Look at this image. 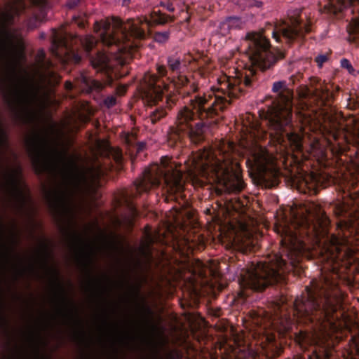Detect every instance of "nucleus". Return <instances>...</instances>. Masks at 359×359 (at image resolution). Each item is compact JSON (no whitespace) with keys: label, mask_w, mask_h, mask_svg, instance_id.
Masks as SVG:
<instances>
[{"label":"nucleus","mask_w":359,"mask_h":359,"mask_svg":"<svg viewBox=\"0 0 359 359\" xmlns=\"http://www.w3.org/2000/svg\"><path fill=\"white\" fill-rule=\"evenodd\" d=\"M244 41L246 43L245 51L251 67L236 72L235 77H225L220 83L219 90L212 88L202 95L191 97L189 104L178 111L176 126L170 128L168 138L170 141L177 143L186 137L195 144L203 142V120L220 116L233 98L259 86V74L255 67L262 71L270 69L285 57V53L280 50H272L269 40L262 33L248 32Z\"/></svg>","instance_id":"nucleus-1"},{"label":"nucleus","mask_w":359,"mask_h":359,"mask_svg":"<svg viewBox=\"0 0 359 359\" xmlns=\"http://www.w3.org/2000/svg\"><path fill=\"white\" fill-rule=\"evenodd\" d=\"M327 219L320 205L310 202L304 207V212L296 217L295 231L292 233L289 243L281 241L288 262L281 255L276 254L268 262L259 263L239 278L238 295L247 299L252 292H262L268 286L285 281V274L298 263L299 256L307 249L306 241L318 238L320 229Z\"/></svg>","instance_id":"nucleus-2"},{"label":"nucleus","mask_w":359,"mask_h":359,"mask_svg":"<svg viewBox=\"0 0 359 359\" xmlns=\"http://www.w3.org/2000/svg\"><path fill=\"white\" fill-rule=\"evenodd\" d=\"M173 19L158 11H153L149 18L142 17L122 21L111 17L95 23L97 38L93 36H75L88 55L92 66L99 71L112 68L111 59H118L119 55L130 53L138 48L136 40L144 39L151 26L163 25Z\"/></svg>","instance_id":"nucleus-3"},{"label":"nucleus","mask_w":359,"mask_h":359,"mask_svg":"<svg viewBox=\"0 0 359 359\" xmlns=\"http://www.w3.org/2000/svg\"><path fill=\"white\" fill-rule=\"evenodd\" d=\"M184 65L180 57L170 56L167 59V67L158 65L157 75H151L148 81V90L144 92V99L148 105H158L159 102H163L156 106L149 112V119L151 123L155 124L167 114L165 109H171L175 104L177 98L176 95H164L168 92L170 84L175 88L188 87L190 83L189 79L183 74Z\"/></svg>","instance_id":"nucleus-4"},{"label":"nucleus","mask_w":359,"mask_h":359,"mask_svg":"<svg viewBox=\"0 0 359 359\" xmlns=\"http://www.w3.org/2000/svg\"><path fill=\"white\" fill-rule=\"evenodd\" d=\"M335 286L333 281L325 278L323 283L317 284L313 290L306 288V294L294 302V316L304 324L316 323L323 327L327 323L334 326L338 319L335 313L339 299L330 290Z\"/></svg>","instance_id":"nucleus-5"},{"label":"nucleus","mask_w":359,"mask_h":359,"mask_svg":"<svg viewBox=\"0 0 359 359\" xmlns=\"http://www.w3.org/2000/svg\"><path fill=\"white\" fill-rule=\"evenodd\" d=\"M272 91L277 93L278 97L261 115L271 131L270 136L278 140L286 137L292 146L301 150L302 137L293 130L292 90L287 88L285 81H279L273 83Z\"/></svg>","instance_id":"nucleus-6"},{"label":"nucleus","mask_w":359,"mask_h":359,"mask_svg":"<svg viewBox=\"0 0 359 359\" xmlns=\"http://www.w3.org/2000/svg\"><path fill=\"white\" fill-rule=\"evenodd\" d=\"M162 184L171 199H175V194H182L184 189L182 172L169 165L167 157L161 158V166L155 164L145 169L142 177L135 182L131 196L136 197Z\"/></svg>","instance_id":"nucleus-7"},{"label":"nucleus","mask_w":359,"mask_h":359,"mask_svg":"<svg viewBox=\"0 0 359 359\" xmlns=\"http://www.w3.org/2000/svg\"><path fill=\"white\" fill-rule=\"evenodd\" d=\"M27 152L35 173L43 175L55 164L59 154L55 149H50L47 141L39 135L29 138L27 142Z\"/></svg>","instance_id":"nucleus-8"},{"label":"nucleus","mask_w":359,"mask_h":359,"mask_svg":"<svg viewBox=\"0 0 359 359\" xmlns=\"http://www.w3.org/2000/svg\"><path fill=\"white\" fill-rule=\"evenodd\" d=\"M300 8H291L287 11L289 22L273 31V37L278 42L290 44L301 40L306 33L311 31V23L305 22L302 18Z\"/></svg>","instance_id":"nucleus-9"},{"label":"nucleus","mask_w":359,"mask_h":359,"mask_svg":"<svg viewBox=\"0 0 359 359\" xmlns=\"http://www.w3.org/2000/svg\"><path fill=\"white\" fill-rule=\"evenodd\" d=\"M46 4L47 0H11L6 11L2 13L3 23L6 27H11L20 20L21 15H25L23 23L29 29H34L37 27L39 20L36 15H28L29 6L43 8Z\"/></svg>","instance_id":"nucleus-10"},{"label":"nucleus","mask_w":359,"mask_h":359,"mask_svg":"<svg viewBox=\"0 0 359 359\" xmlns=\"http://www.w3.org/2000/svg\"><path fill=\"white\" fill-rule=\"evenodd\" d=\"M51 51L53 55L60 60H70L75 64H79L81 61V56L69 44L67 35L54 34Z\"/></svg>","instance_id":"nucleus-11"},{"label":"nucleus","mask_w":359,"mask_h":359,"mask_svg":"<svg viewBox=\"0 0 359 359\" xmlns=\"http://www.w3.org/2000/svg\"><path fill=\"white\" fill-rule=\"evenodd\" d=\"M17 244V238L15 234L12 232L9 238V242L5 238V226L3 224H0V258L6 262H10L11 258L15 255L18 259L19 256L15 254V246Z\"/></svg>","instance_id":"nucleus-12"},{"label":"nucleus","mask_w":359,"mask_h":359,"mask_svg":"<svg viewBox=\"0 0 359 359\" xmlns=\"http://www.w3.org/2000/svg\"><path fill=\"white\" fill-rule=\"evenodd\" d=\"M315 83H312V95L316 98L320 100L323 104L331 101L334 96V93L332 88L333 84L326 83L319 79H314Z\"/></svg>","instance_id":"nucleus-13"},{"label":"nucleus","mask_w":359,"mask_h":359,"mask_svg":"<svg viewBox=\"0 0 359 359\" xmlns=\"http://www.w3.org/2000/svg\"><path fill=\"white\" fill-rule=\"evenodd\" d=\"M107 173V169L100 163L92 165L89 167L86 172L81 175V180L90 186H99L100 179Z\"/></svg>","instance_id":"nucleus-14"},{"label":"nucleus","mask_w":359,"mask_h":359,"mask_svg":"<svg viewBox=\"0 0 359 359\" xmlns=\"http://www.w3.org/2000/svg\"><path fill=\"white\" fill-rule=\"evenodd\" d=\"M358 4H359V0H332L328 11L337 18H341L344 12L353 14L355 10L352 7Z\"/></svg>","instance_id":"nucleus-15"},{"label":"nucleus","mask_w":359,"mask_h":359,"mask_svg":"<svg viewBox=\"0 0 359 359\" xmlns=\"http://www.w3.org/2000/svg\"><path fill=\"white\" fill-rule=\"evenodd\" d=\"M73 238L79 252L86 261V265L90 266L93 262L94 250L92 245L85 241L80 235L74 233Z\"/></svg>","instance_id":"nucleus-16"},{"label":"nucleus","mask_w":359,"mask_h":359,"mask_svg":"<svg viewBox=\"0 0 359 359\" xmlns=\"http://www.w3.org/2000/svg\"><path fill=\"white\" fill-rule=\"evenodd\" d=\"M16 104L21 108H27L31 103L32 95L30 92L22 88L16 87L14 90Z\"/></svg>","instance_id":"nucleus-17"},{"label":"nucleus","mask_w":359,"mask_h":359,"mask_svg":"<svg viewBox=\"0 0 359 359\" xmlns=\"http://www.w3.org/2000/svg\"><path fill=\"white\" fill-rule=\"evenodd\" d=\"M51 271L53 273L55 284L59 291L60 296L61 297L62 301L64 303L70 304L72 306H74L73 302L72 301H70L67 297L65 290L64 286L60 279L59 271L55 269H52Z\"/></svg>","instance_id":"nucleus-18"},{"label":"nucleus","mask_w":359,"mask_h":359,"mask_svg":"<svg viewBox=\"0 0 359 359\" xmlns=\"http://www.w3.org/2000/svg\"><path fill=\"white\" fill-rule=\"evenodd\" d=\"M18 359H51L45 354H42L38 346L34 349V353L33 357H29L22 350H18L15 353Z\"/></svg>","instance_id":"nucleus-19"},{"label":"nucleus","mask_w":359,"mask_h":359,"mask_svg":"<svg viewBox=\"0 0 359 359\" xmlns=\"http://www.w3.org/2000/svg\"><path fill=\"white\" fill-rule=\"evenodd\" d=\"M223 26L227 27L229 29H241L243 21L239 17L231 16L225 20L223 22Z\"/></svg>","instance_id":"nucleus-20"},{"label":"nucleus","mask_w":359,"mask_h":359,"mask_svg":"<svg viewBox=\"0 0 359 359\" xmlns=\"http://www.w3.org/2000/svg\"><path fill=\"white\" fill-rule=\"evenodd\" d=\"M83 83L89 91L100 92L104 88V84L95 79L84 77Z\"/></svg>","instance_id":"nucleus-21"},{"label":"nucleus","mask_w":359,"mask_h":359,"mask_svg":"<svg viewBox=\"0 0 359 359\" xmlns=\"http://www.w3.org/2000/svg\"><path fill=\"white\" fill-rule=\"evenodd\" d=\"M11 48L12 47L5 42L0 41V67L2 63L11 56Z\"/></svg>","instance_id":"nucleus-22"},{"label":"nucleus","mask_w":359,"mask_h":359,"mask_svg":"<svg viewBox=\"0 0 359 359\" xmlns=\"http://www.w3.org/2000/svg\"><path fill=\"white\" fill-rule=\"evenodd\" d=\"M245 187L244 182L239 177H236V180L231 183L230 190L233 192H241Z\"/></svg>","instance_id":"nucleus-23"},{"label":"nucleus","mask_w":359,"mask_h":359,"mask_svg":"<svg viewBox=\"0 0 359 359\" xmlns=\"http://www.w3.org/2000/svg\"><path fill=\"white\" fill-rule=\"evenodd\" d=\"M170 32L168 31L158 32L154 34V39L155 41L163 43L168 40Z\"/></svg>","instance_id":"nucleus-24"},{"label":"nucleus","mask_w":359,"mask_h":359,"mask_svg":"<svg viewBox=\"0 0 359 359\" xmlns=\"http://www.w3.org/2000/svg\"><path fill=\"white\" fill-rule=\"evenodd\" d=\"M12 183L14 186L15 191L16 193L17 196L21 201L22 203H25V196L23 191L19 187V182L15 177H12Z\"/></svg>","instance_id":"nucleus-25"},{"label":"nucleus","mask_w":359,"mask_h":359,"mask_svg":"<svg viewBox=\"0 0 359 359\" xmlns=\"http://www.w3.org/2000/svg\"><path fill=\"white\" fill-rule=\"evenodd\" d=\"M327 356V353L325 350H323L322 353H318L316 347L315 346L313 350V355L309 354L307 355V359H323L324 357Z\"/></svg>","instance_id":"nucleus-26"},{"label":"nucleus","mask_w":359,"mask_h":359,"mask_svg":"<svg viewBox=\"0 0 359 359\" xmlns=\"http://www.w3.org/2000/svg\"><path fill=\"white\" fill-rule=\"evenodd\" d=\"M165 359H182V355L177 350H171L165 353Z\"/></svg>","instance_id":"nucleus-27"},{"label":"nucleus","mask_w":359,"mask_h":359,"mask_svg":"<svg viewBox=\"0 0 359 359\" xmlns=\"http://www.w3.org/2000/svg\"><path fill=\"white\" fill-rule=\"evenodd\" d=\"M38 57L39 62L41 66H47L48 67H50L52 65V62L50 61L47 62V64L46 63V53L43 50L39 51Z\"/></svg>","instance_id":"nucleus-28"},{"label":"nucleus","mask_w":359,"mask_h":359,"mask_svg":"<svg viewBox=\"0 0 359 359\" xmlns=\"http://www.w3.org/2000/svg\"><path fill=\"white\" fill-rule=\"evenodd\" d=\"M328 60V55H319L315 58V62L319 67H322L323 64Z\"/></svg>","instance_id":"nucleus-29"},{"label":"nucleus","mask_w":359,"mask_h":359,"mask_svg":"<svg viewBox=\"0 0 359 359\" xmlns=\"http://www.w3.org/2000/svg\"><path fill=\"white\" fill-rule=\"evenodd\" d=\"M8 326H9L8 319L0 311V328H7Z\"/></svg>","instance_id":"nucleus-30"},{"label":"nucleus","mask_w":359,"mask_h":359,"mask_svg":"<svg viewBox=\"0 0 359 359\" xmlns=\"http://www.w3.org/2000/svg\"><path fill=\"white\" fill-rule=\"evenodd\" d=\"M57 202L62 205H67V195L66 194V192L65 191H62L59 194V195L57 196Z\"/></svg>","instance_id":"nucleus-31"},{"label":"nucleus","mask_w":359,"mask_h":359,"mask_svg":"<svg viewBox=\"0 0 359 359\" xmlns=\"http://www.w3.org/2000/svg\"><path fill=\"white\" fill-rule=\"evenodd\" d=\"M217 167L219 168H212L211 169L215 172V175L217 179H219L224 174V170H223L222 166L220 164H218Z\"/></svg>","instance_id":"nucleus-32"},{"label":"nucleus","mask_w":359,"mask_h":359,"mask_svg":"<svg viewBox=\"0 0 359 359\" xmlns=\"http://www.w3.org/2000/svg\"><path fill=\"white\" fill-rule=\"evenodd\" d=\"M341 66L343 68L347 69L349 72L353 70V68L348 60L343 58L341 60Z\"/></svg>","instance_id":"nucleus-33"},{"label":"nucleus","mask_w":359,"mask_h":359,"mask_svg":"<svg viewBox=\"0 0 359 359\" xmlns=\"http://www.w3.org/2000/svg\"><path fill=\"white\" fill-rule=\"evenodd\" d=\"M208 163H203L202 165L199 166V172L204 177H207L208 175Z\"/></svg>","instance_id":"nucleus-34"},{"label":"nucleus","mask_w":359,"mask_h":359,"mask_svg":"<svg viewBox=\"0 0 359 359\" xmlns=\"http://www.w3.org/2000/svg\"><path fill=\"white\" fill-rule=\"evenodd\" d=\"M349 226L353 228V229H355V231L359 233V219L357 218L355 219H351L349 221Z\"/></svg>","instance_id":"nucleus-35"},{"label":"nucleus","mask_w":359,"mask_h":359,"mask_svg":"<svg viewBox=\"0 0 359 359\" xmlns=\"http://www.w3.org/2000/svg\"><path fill=\"white\" fill-rule=\"evenodd\" d=\"M116 98L112 96L107 97L104 100V103L108 107L114 106L116 104Z\"/></svg>","instance_id":"nucleus-36"},{"label":"nucleus","mask_w":359,"mask_h":359,"mask_svg":"<svg viewBox=\"0 0 359 359\" xmlns=\"http://www.w3.org/2000/svg\"><path fill=\"white\" fill-rule=\"evenodd\" d=\"M81 0H69L67 2V6L69 8H74L79 5Z\"/></svg>","instance_id":"nucleus-37"},{"label":"nucleus","mask_w":359,"mask_h":359,"mask_svg":"<svg viewBox=\"0 0 359 359\" xmlns=\"http://www.w3.org/2000/svg\"><path fill=\"white\" fill-rule=\"evenodd\" d=\"M43 252L44 257H45V258H44V263L46 265V262H47L46 261H47V258H48V257L49 255V253H48V245L46 243L43 244Z\"/></svg>","instance_id":"nucleus-38"},{"label":"nucleus","mask_w":359,"mask_h":359,"mask_svg":"<svg viewBox=\"0 0 359 359\" xmlns=\"http://www.w3.org/2000/svg\"><path fill=\"white\" fill-rule=\"evenodd\" d=\"M126 202H127V203H128V208H130V210L131 212H132L134 215H137V210H136L135 207L133 205V204L132 203H130V201H128V199H126Z\"/></svg>","instance_id":"nucleus-39"},{"label":"nucleus","mask_w":359,"mask_h":359,"mask_svg":"<svg viewBox=\"0 0 359 359\" xmlns=\"http://www.w3.org/2000/svg\"><path fill=\"white\" fill-rule=\"evenodd\" d=\"M189 88L190 89L187 91L188 93H189V90H191L193 93H195L198 90V87H197V86L195 85L194 83H192L190 84Z\"/></svg>","instance_id":"nucleus-40"},{"label":"nucleus","mask_w":359,"mask_h":359,"mask_svg":"<svg viewBox=\"0 0 359 359\" xmlns=\"http://www.w3.org/2000/svg\"><path fill=\"white\" fill-rule=\"evenodd\" d=\"M65 88L67 90H71L73 88V84L70 81H66Z\"/></svg>","instance_id":"nucleus-41"},{"label":"nucleus","mask_w":359,"mask_h":359,"mask_svg":"<svg viewBox=\"0 0 359 359\" xmlns=\"http://www.w3.org/2000/svg\"><path fill=\"white\" fill-rule=\"evenodd\" d=\"M147 240H148V242H149V244H153L154 243V238L149 233L147 234Z\"/></svg>","instance_id":"nucleus-42"},{"label":"nucleus","mask_w":359,"mask_h":359,"mask_svg":"<svg viewBox=\"0 0 359 359\" xmlns=\"http://www.w3.org/2000/svg\"><path fill=\"white\" fill-rule=\"evenodd\" d=\"M75 18V22L77 23V19L76 18ZM78 25L81 27H85V23L83 21H81V22H78Z\"/></svg>","instance_id":"nucleus-43"},{"label":"nucleus","mask_w":359,"mask_h":359,"mask_svg":"<svg viewBox=\"0 0 359 359\" xmlns=\"http://www.w3.org/2000/svg\"><path fill=\"white\" fill-rule=\"evenodd\" d=\"M262 5V2L261 1H255V4H254V6H256V7H261Z\"/></svg>","instance_id":"nucleus-44"},{"label":"nucleus","mask_w":359,"mask_h":359,"mask_svg":"<svg viewBox=\"0 0 359 359\" xmlns=\"http://www.w3.org/2000/svg\"><path fill=\"white\" fill-rule=\"evenodd\" d=\"M128 1V0H123V5L126 6Z\"/></svg>","instance_id":"nucleus-45"},{"label":"nucleus","mask_w":359,"mask_h":359,"mask_svg":"<svg viewBox=\"0 0 359 359\" xmlns=\"http://www.w3.org/2000/svg\"><path fill=\"white\" fill-rule=\"evenodd\" d=\"M336 92H338L339 90V88L338 86L335 87Z\"/></svg>","instance_id":"nucleus-46"},{"label":"nucleus","mask_w":359,"mask_h":359,"mask_svg":"<svg viewBox=\"0 0 359 359\" xmlns=\"http://www.w3.org/2000/svg\"><path fill=\"white\" fill-rule=\"evenodd\" d=\"M194 163H195V167H196V168H197V167H198V165H197V163H196L195 161H194Z\"/></svg>","instance_id":"nucleus-47"},{"label":"nucleus","mask_w":359,"mask_h":359,"mask_svg":"<svg viewBox=\"0 0 359 359\" xmlns=\"http://www.w3.org/2000/svg\"><path fill=\"white\" fill-rule=\"evenodd\" d=\"M306 116H307V115H306V114H304V118H305V119H306V118H306Z\"/></svg>","instance_id":"nucleus-48"},{"label":"nucleus","mask_w":359,"mask_h":359,"mask_svg":"<svg viewBox=\"0 0 359 359\" xmlns=\"http://www.w3.org/2000/svg\"><path fill=\"white\" fill-rule=\"evenodd\" d=\"M290 80L292 81V83H294L293 78L290 77Z\"/></svg>","instance_id":"nucleus-49"}]
</instances>
